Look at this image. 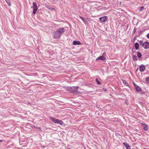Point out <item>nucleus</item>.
<instances>
[{
  "label": "nucleus",
  "mask_w": 149,
  "mask_h": 149,
  "mask_svg": "<svg viewBox=\"0 0 149 149\" xmlns=\"http://www.w3.org/2000/svg\"><path fill=\"white\" fill-rule=\"evenodd\" d=\"M65 32V29L63 28H59L53 34V38L58 39L61 36L62 33Z\"/></svg>",
  "instance_id": "nucleus-1"
},
{
  "label": "nucleus",
  "mask_w": 149,
  "mask_h": 149,
  "mask_svg": "<svg viewBox=\"0 0 149 149\" xmlns=\"http://www.w3.org/2000/svg\"><path fill=\"white\" fill-rule=\"evenodd\" d=\"M49 119L54 123L55 124L57 123L58 119H56L55 118L51 116L50 117Z\"/></svg>",
  "instance_id": "nucleus-9"
},
{
  "label": "nucleus",
  "mask_w": 149,
  "mask_h": 149,
  "mask_svg": "<svg viewBox=\"0 0 149 149\" xmlns=\"http://www.w3.org/2000/svg\"><path fill=\"white\" fill-rule=\"evenodd\" d=\"M145 81L147 83L149 84V77L146 78V79Z\"/></svg>",
  "instance_id": "nucleus-23"
},
{
  "label": "nucleus",
  "mask_w": 149,
  "mask_h": 149,
  "mask_svg": "<svg viewBox=\"0 0 149 149\" xmlns=\"http://www.w3.org/2000/svg\"><path fill=\"white\" fill-rule=\"evenodd\" d=\"M81 44V42L78 41L74 40L73 42V44L74 45H79Z\"/></svg>",
  "instance_id": "nucleus-11"
},
{
  "label": "nucleus",
  "mask_w": 149,
  "mask_h": 149,
  "mask_svg": "<svg viewBox=\"0 0 149 149\" xmlns=\"http://www.w3.org/2000/svg\"><path fill=\"white\" fill-rule=\"evenodd\" d=\"M144 129L146 131H147L148 130V126L146 124H144L143 125Z\"/></svg>",
  "instance_id": "nucleus-19"
},
{
  "label": "nucleus",
  "mask_w": 149,
  "mask_h": 149,
  "mask_svg": "<svg viewBox=\"0 0 149 149\" xmlns=\"http://www.w3.org/2000/svg\"><path fill=\"white\" fill-rule=\"evenodd\" d=\"M3 141L2 140H0V142H1Z\"/></svg>",
  "instance_id": "nucleus-26"
},
{
  "label": "nucleus",
  "mask_w": 149,
  "mask_h": 149,
  "mask_svg": "<svg viewBox=\"0 0 149 149\" xmlns=\"http://www.w3.org/2000/svg\"><path fill=\"white\" fill-rule=\"evenodd\" d=\"M134 46L136 50H138L139 47V44L138 43H136L134 44Z\"/></svg>",
  "instance_id": "nucleus-13"
},
{
  "label": "nucleus",
  "mask_w": 149,
  "mask_h": 149,
  "mask_svg": "<svg viewBox=\"0 0 149 149\" xmlns=\"http://www.w3.org/2000/svg\"><path fill=\"white\" fill-rule=\"evenodd\" d=\"M122 81L123 83L126 86H128V83L125 80H122Z\"/></svg>",
  "instance_id": "nucleus-20"
},
{
  "label": "nucleus",
  "mask_w": 149,
  "mask_h": 149,
  "mask_svg": "<svg viewBox=\"0 0 149 149\" xmlns=\"http://www.w3.org/2000/svg\"><path fill=\"white\" fill-rule=\"evenodd\" d=\"M56 124H58L60 125H63L64 123L62 120L58 119Z\"/></svg>",
  "instance_id": "nucleus-12"
},
{
  "label": "nucleus",
  "mask_w": 149,
  "mask_h": 149,
  "mask_svg": "<svg viewBox=\"0 0 149 149\" xmlns=\"http://www.w3.org/2000/svg\"><path fill=\"white\" fill-rule=\"evenodd\" d=\"M144 8V7H141L139 9V11H141L143 10V9Z\"/></svg>",
  "instance_id": "nucleus-24"
},
{
  "label": "nucleus",
  "mask_w": 149,
  "mask_h": 149,
  "mask_svg": "<svg viewBox=\"0 0 149 149\" xmlns=\"http://www.w3.org/2000/svg\"><path fill=\"white\" fill-rule=\"evenodd\" d=\"M147 37L149 38V33H148L147 35Z\"/></svg>",
  "instance_id": "nucleus-25"
},
{
  "label": "nucleus",
  "mask_w": 149,
  "mask_h": 149,
  "mask_svg": "<svg viewBox=\"0 0 149 149\" xmlns=\"http://www.w3.org/2000/svg\"><path fill=\"white\" fill-rule=\"evenodd\" d=\"M46 7L48 9H50V10H55V8H54L53 7H51V6H49L48 5H47L46 6Z\"/></svg>",
  "instance_id": "nucleus-15"
},
{
  "label": "nucleus",
  "mask_w": 149,
  "mask_h": 149,
  "mask_svg": "<svg viewBox=\"0 0 149 149\" xmlns=\"http://www.w3.org/2000/svg\"><path fill=\"white\" fill-rule=\"evenodd\" d=\"M108 19L107 16H104L102 17L99 18L100 21L101 23H103L106 22Z\"/></svg>",
  "instance_id": "nucleus-5"
},
{
  "label": "nucleus",
  "mask_w": 149,
  "mask_h": 149,
  "mask_svg": "<svg viewBox=\"0 0 149 149\" xmlns=\"http://www.w3.org/2000/svg\"><path fill=\"white\" fill-rule=\"evenodd\" d=\"M133 60L134 61H136L137 60V56L135 55H133Z\"/></svg>",
  "instance_id": "nucleus-17"
},
{
  "label": "nucleus",
  "mask_w": 149,
  "mask_h": 149,
  "mask_svg": "<svg viewBox=\"0 0 149 149\" xmlns=\"http://www.w3.org/2000/svg\"><path fill=\"white\" fill-rule=\"evenodd\" d=\"M106 54L105 53H104L101 56H100L97 58L96 59V61H99L100 60H102V61H104L106 59Z\"/></svg>",
  "instance_id": "nucleus-4"
},
{
  "label": "nucleus",
  "mask_w": 149,
  "mask_h": 149,
  "mask_svg": "<svg viewBox=\"0 0 149 149\" xmlns=\"http://www.w3.org/2000/svg\"><path fill=\"white\" fill-rule=\"evenodd\" d=\"M139 44L140 46H142V47L143 46V44H144V42H143V41L142 40H140L139 41Z\"/></svg>",
  "instance_id": "nucleus-22"
},
{
  "label": "nucleus",
  "mask_w": 149,
  "mask_h": 149,
  "mask_svg": "<svg viewBox=\"0 0 149 149\" xmlns=\"http://www.w3.org/2000/svg\"><path fill=\"white\" fill-rule=\"evenodd\" d=\"M79 17L85 23L87 21L84 18L81 16H79Z\"/></svg>",
  "instance_id": "nucleus-14"
},
{
  "label": "nucleus",
  "mask_w": 149,
  "mask_h": 149,
  "mask_svg": "<svg viewBox=\"0 0 149 149\" xmlns=\"http://www.w3.org/2000/svg\"><path fill=\"white\" fill-rule=\"evenodd\" d=\"M6 1L8 5L9 6H11V4L9 0H5Z\"/></svg>",
  "instance_id": "nucleus-18"
},
{
  "label": "nucleus",
  "mask_w": 149,
  "mask_h": 149,
  "mask_svg": "<svg viewBox=\"0 0 149 149\" xmlns=\"http://www.w3.org/2000/svg\"><path fill=\"white\" fill-rule=\"evenodd\" d=\"M32 8H33V14H35L38 9L37 5L35 2H33Z\"/></svg>",
  "instance_id": "nucleus-3"
},
{
  "label": "nucleus",
  "mask_w": 149,
  "mask_h": 149,
  "mask_svg": "<svg viewBox=\"0 0 149 149\" xmlns=\"http://www.w3.org/2000/svg\"><path fill=\"white\" fill-rule=\"evenodd\" d=\"M137 55L138 56V57L139 58H140L142 56V55L141 53L140 52H137Z\"/></svg>",
  "instance_id": "nucleus-16"
},
{
  "label": "nucleus",
  "mask_w": 149,
  "mask_h": 149,
  "mask_svg": "<svg viewBox=\"0 0 149 149\" xmlns=\"http://www.w3.org/2000/svg\"><path fill=\"white\" fill-rule=\"evenodd\" d=\"M134 86L136 91L141 92L142 91L141 89L138 86L136 85L134 83H133Z\"/></svg>",
  "instance_id": "nucleus-7"
},
{
  "label": "nucleus",
  "mask_w": 149,
  "mask_h": 149,
  "mask_svg": "<svg viewBox=\"0 0 149 149\" xmlns=\"http://www.w3.org/2000/svg\"><path fill=\"white\" fill-rule=\"evenodd\" d=\"M123 144L125 147L126 149H131L130 148V146L128 144L124 142L123 143Z\"/></svg>",
  "instance_id": "nucleus-10"
},
{
  "label": "nucleus",
  "mask_w": 149,
  "mask_h": 149,
  "mask_svg": "<svg viewBox=\"0 0 149 149\" xmlns=\"http://www.w3.org/2000/svg\"><path fill=\"white\" fill-rule=\"evenodd\" d=\"M146 69L145 66L142 64L141 65L139 66V70L141 72L144 71Z\"/></svg>",
  "instance_id": "nucleus-8"
},
{
  "label": "nucleus",
  "mask_w": 149,
  "mask_h": 149,
  "mask_svg": "<svg viewBox=\"0 0 149 149\" xmlns=\"http://www.w3.org/2000/svg\"><path fill=\"white\" fill-rule=\"evenodd\" d=\"M79 88L78 86H68L67 89L72 93H75L77 92Z\"/></svg>",
  "instance_id": "nucleus-2"
},
{
  "label": "nucleus",
  "mask_w": 149,
  "mask_h": 149,
  "mask_svg": "<svg viewBox=\"0 0 149 149\" xmlns=\"http://www.w3.org/2000/svg\"><path fill=\"white\" fill-rule=\"evenodd\" d=\"M143 47L145 49H148L149 48V42L147 41L144 42Z\"/></svg>",
  "instance_id": "nucleus-6"
},
{
  "label": "nucleus",
  "mask_w": 149,
  "mask_h": 149,
  "mask_svg": "<svg viewBox=\"0 0 149 149\" xmlns=\"http://www.w3.org/2000/svg\"><path fill=\"white\" fill-rule=\"evenodd\" d=\"M95 81L97 83V84L98 85H100L101 83L99 81L98 79L97 78L95 79Z\"/></svg>",
  "instance_id": "nucleus-21"
}]
</instances>
